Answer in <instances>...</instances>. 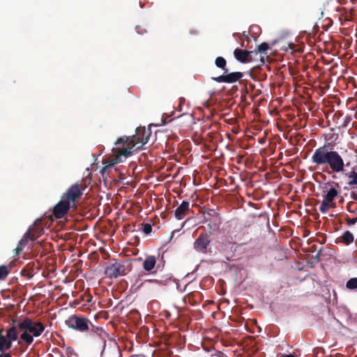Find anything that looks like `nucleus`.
Segmentation results:
<instances>
[{"label":"nucleus","instance_id":"nucleus-12","mask_svg":"<svg viewBox=\"0 0 357 357\" xmlns=\"http://www.w3.org/2000/svg\"><path fill=\"white\" fill-rule=\"evenodd\" d=\"M190 211V204L188 202H183L175 211V217L178 220L183 219Z\"/></svg>","mask_w":357,"mask_h":357},{"label":"nucleus","instance_id":"nucleus-11","mask_svg":"<svg viewBox=\"0 0 357 357\" xmlns=\"http://www.w3.org/2000/svg\"><path fill=\"white\" fill-rule=\"evenodd\" d=\"M243 75L240 72H235L229 73L226 75H220L218 77L213 78L218 82L233 83L239 80Z\"/></svg>","mask_w":357,"mask_h":357},{"label":"nucleus","instance_id":"nucleus-1","mask_svg":"<svg viewBox=\"0 0 357 357\" xmlns=\"http://www.w3.org/2000/svg\"><path fill=\"white\" fill-rule=\"evenodd\" d=\"M151 136V130L143 127L138 128L135 135L132 137L119 138L114 143L112 153L102 160L105 165L102 170L123 162V159L130 156L133 152L142 149L149 142Z\"/></svg>","mask_w":357,"mask_h":357},{"label":"nucleus","instance_id":"nucleus-8","mask_svg":"<svg viewBox=\"0 0 357 357\" xmlns=\"http://www.w3.org/2000/svg\"><path fill=\"white\" fill-rule=\"evenodd\" d=\"M70 208H75L62 197H61L59 203L53 208V215L56 218H62Z\"/></svg>","mask_w":357,"mask_h":357},{"label":"nucleus","instance_id":"nucleus-2","mask_svg":"<svg viewBox=\"0 0 357 357\" xmlns=\"http://www.w3.org/2000/svg\"><path fill=\"white\" fill-rule=\"evenodd\" d=\"M312 160L318 165H328L331 169L335 173L344 170V162L342 156L336 151H328L325 147L315 150Z\"/></svg>","mask_w":357,"mask_h":357},{"label":"nucleus","instance_id":"nucleus-6","mask_svg":"<svg viewBox=\"0 0 357 357\" xmlns=\"http://www.w3.org/2000/svg\"><path fill=\"white\" fill-rule=\"evenodd\" d=\"M337 190L333 187H331L328 190L324 191L323 195V201L320 206L319 210L322 213H326L329 209L333 208L335 206L334 203V199L337 196Z\"/></svg>","mask_w":357,"mask_h":357},{"label":"nucleus","instance_id":"nucleus-23","mask_svg":"<svg viewBox=\"0 0 357 357\" xmlns=\"http://www.w3.org/2000/svg\"><path fill=\"white\" fill-rule=\"evenodd\" d=\"M352 196L354 198L357 199V188L352 191Z\"/></svg>","mask_w":357,"mask_h":357},{"label":"nucleus","instance_id":"nucleus-10","mask_svg":"<svg viewBox=\"0 0 357 357\" xmlns=\"http://www.w3.org/2000/svg\"><path fill=\"white\" fill-rule=\"evenodd\" d=\"M106 273L110 277L116 278L126 274V268L123 264L115 262L106 269Z\"/></svg>","mask_w":357,"mask_h":357},{"label":"nucleus","instance_id":"nucleus-22","mask_svg":"<svg viewBox=\"0 0 357 357\" xmlns=\"http://www.w3.org/2000/svg\"><path fill=\"white\" fill-rule=\"evenodd\" d=\"M0 357H11V355L10 353L1 351Z\"/></svg>","mask_w":357,"mask_h":357},{"label":"nucleus","instance_id":"nucleus-14","mask_svg":"<svg viewBox=\"0 0 357 357\" xmlns=\"http://www.w3.org/2000/svg\"><path fill=\"white\" fill-rule=\"evenodd\" d=\"M156 259L153 256L147 257L143 262V268L146 271H151L155 266Z\"/></svg>","mask_w":357,"mask_h":357},{"label":"nucleus","instance_id":"nucleus-17","mask_svg":"<svg viewBox=\"0 0 357 357\" xmlns=\"http://www.w3.org/2000/svg\"><path fill=\"white\" fill-rule=\"evenodd\" d=\"M347 176L349 178V185L357 184V173L355 171L350 172Z\"/></svg>","mask_w":357,"mask_h":357},{"label":"nucleus","instance_id":"nucleus-5","mask_svg":"<svg viewBox=\"0 0 357 357\" xmlns=\"http://www.w3.org/2000/svg\"><path fill=\"white\" fill-rule=\"evenodd\" d=\"M82 191L83 188L79 184L76 183L70 186L66 192L62 195L61 197L75 208L77 204V199L82 196Z\"/></svg>","mask_w":357,"mask_h":357},{"label":"nucleus","instance_id":"nucleus-9","mask_svg":"<svg viewBox=\"0 0 357 357\" xmlns=\"http://www.w3.org/2000/svg\"><path fill=\"white\" fill-rule=\"evenodd\" d=\"M235 58L241 63L250 62L253 60L252 54L257 55V52L247 51L240 49H236L234 52Z\"/></svg>","mask_w":357,"mask_h":357},{"label":"nucleus","instance_id":"nucleus-16","mask_svg":"<svg viewBox=\"0 0 357 357\" xmlns=\"http://www.w3.org/2000/svg\"><path fill=\"white\" fill-rule=\"evenodd\" d=\"M226 63H227L226 60L223 57L218 56L215 59V65L218 68L223 69L225 70V72H227V69L225 68Z\"/></svg>","mask_w":357,"mask_h":357},{"label":"nucleus","instance_id":"nucleus-21","mask_svg":"<svg viewBox=\"0 0 357 357\" xmlns=\"http://www.w3.org/2000/svg\"><path fill=\"white\" fill-rule=\"evenodd\" d=\"M151 230H152V227L151 226V225L149 224H145L144 226H143V231L146 234H149V233L151 232Z\"/></svg>","mask_w":357,"mask_h":357},{"label":"nucleus","instance_id":"nucleus-3","mask_svg":"<svg viewBox=\"0 0 357 357\" xmlns=\"http://www.w3.org/2000/svg\"><path fill=\"white\" fill-rule=\"evenodd\" d=\"M18 327L22 332L20 338L28 344L32 343L33 337L40 336L45 330V326L41 322L28 318L19 323Z\"/></svg>","mask_w":357,"mask_h":357},{"label":"nucleus","instance_id":"nucleus-7","mask_svg":"<svg viewBox=\"0 0 357 357\" xmlns=\"http://www.w3.org/2000/svg\"><path fill=\"white\" fill-rule=\"evenodd\" d=\"M66 324L70 328L83 332L89 329V321L85 318L73 315L68 318Z\"/></svg>","mask_w":357,"mask_h":357},{"label":"nucleus","instance_id":"nucleus-20","mask_svg":"<svg viewBox=\"0 0 357 357\" xmlns=\"http://www.w3.org/2000/svg\"><path fill=\"white\" fill-rule=\"evenodd\" d=\"M269 49V45L266 43H263L261 45H259L257 47V51H256L257 53H264Z\"/></svg>","mask_w":357,"mask_h":357},{"label":"nucleus","instance_id":"nucleus-25","mask_svg":"<svg viewBox=\"0 0 357 357\" xmlns=\"http://www.w3.org/2000/svg\"><path fill=\"white\" fill-rule=\"evenodd\" d=\"M282 357H294L293 355H285V356H283Z\"/></svg>","mask_w":357,"mask_h":357},{"label":"nucleus","instance_id":"nucleus-19","mask_svg":"<svg viewBox=\"0 0 357 357\" xmlns=\"http://www.w3.org/2000/svg\"><path fill=\"white\" fill-rule=\"evenodd\" d=\"M347 287L349 289L357 288V278H351L347 282Z\"/></svg>","mask_w":357,"mask_h":357},{"label":"nucleus","instance_id":"nucleus-4","mask_svg":"<svg viewBox=\"0 0 357 357\" xmlns=\"http://www.w3.org/2000/svg\"><path fill=\"white\" fill-rule=\"evenodd\" d=\"M17 339V331L15 327H11L6 331H0V351L10 349L13 342Z\"/></svg>","mask_w":357,"mask_h":357},{"label":"nucleus","instance_id":"nucleus-24","mask_svg":"<svg viewBox=\"0 0 357 357\" xmlns=\"http://www.w3.org/2000/svg\"><path fill=\"white\" fill-rule=\"evenodd\" d=\"M20 250H20V248H17L15 249L16 254H18V253H19V252H20Z\"/></svg>","mask_w":357,"mask_h":357},{"label":"nucleus","instance_id":"nucleus-18","mask_svg":"<svg viewBox=\"0 0 357 357\" xmlns=\"http://www.w3.org/2000/svg\"><path fill=\"white\" fill-rule=\"evenodd\" d=\"M342 241L346 244L351 243L354 241L353 234H351L349 231L345 232L342 236Z\"/></svg>","mask_w":357,"mask_h":357},{"label":"nucleus","instance_id":"nucleus-13","mask_svg":"<svg viewBox=\"0 0 357 357\" xmlns=\"http://www.w3.org/2000/svg\"><path fill=\"white\" fill-rule=\"evenodd\" d=\"M208 243L206 236L201 235L195 242V247L198 250H204Z\"/></svg>","mask_w":357,"mask_h":357},{"label":"nucleus","instance_id":"nucleus-15","mask_svg":"<svg viewBox=\"0 0 357 357\" xmlns=\"http://www.w3.org/2000/svg\"><path fill=\"white\" fill-rule=\"evenodd\" d=\"M10 267L6 265L0 266V280H3L6 278L10 273Z\"/></svg>","mask_w":357,"mask_h":357},{"label":"nucleus","instance_id":"nucleus-26","mask_svg":"<svg viewBox=\"0 0 357 357\" xmlns=\"http://www.w3.org/2000/svg\"><path fill=\"white\" fill-rule=\"evenodd\" d=\"M347 166L349 165V162H347V164H346Z\"/></svg>","mask_w":357,"mask_h":357}]
</instances>
